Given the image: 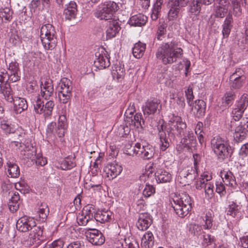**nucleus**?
Masks as SVG:
<instances>
[{
  "instance_id": "obj_1",
  "label": "nucleus",
  "mask_w": 248,
  "mask_h": 248,
  "mask_svg": "<svg viewBox=\"0 0 248 248\" xmlns=\"http://www.w3.org/2000/svg\"><path fill=\"white\" fill-rule=\"evenodd\" d=\"M186 129V124L178 116H173L165 125L159 126L158 134L161 143L160 149L165 151L170 146L171 140H174L176 137H181Z\"/></svg>"
},
{
  "instance_id": "obj_2",
  "label": "nucleus",
  "mask_w": 248,
  "mask_h": 248,
  "mask_svg": "<svg viewBox=\"0 0 248 248\" xmlns=\"http://www.w3.org/2000/svg\"><path fill=\"white\" fill-rule=\"evenodd\" d=\"M183 54V49L177 46L174 42L163 43L158 47L156 52V58L160 60L163 64H171L176 62Z\"/></svg>"
},
{
  "instance_id": "obj_3",
  "label": "nucleus",
  "mask_w": 248,
  "mask_h": 248,
  "mask_svg": "<svg viewBox=\"0 0 248 248\" xmlns=\"http://www.w3.org/2000/svg\"><path fill=\"white\" fill-rule=\"evenodd\" d=\"M171 203L176 214L181 217L186 216L192 208L190 197L186 193H182L173 199Z\"/></svg>"
},
{
  "instance_id": "obj_4",
  "label": "nucleus",
  "mask_w": 248,
  "mask_h": 248,
  "mask_svg": "<svg viewBox=\"0 0 248 248\" xmlns=\"http://www.w3.org/2000/svg\"><path fill=\"white\" fill-rule=\"evenodd\" d=\"M40 38L42 45L46 50H52L57 46V38L55 28L50 24L42 26Z\"/></svg>"
},
{
  "instance_id": "obj_5",
  "label": "nucleus",
  "mask_w": 248,
  "mask_h": 248,
  "mask_svg": "<svg viewBox=\"0 0 248 248\" xmlns=\"http://www.w3.org/2000/svg\"><path fill=\"white\" fill-rule=\"evenodd\" d=\"M211 144L214 153L219 159L224 160L229 155L231 150L220 138H214L211 141Z\"/></svg>"
},
{
  "instance_id": "obj_6",
  "label": "nucleus",
  "mask_w": 248,
  "mask_h": 248,
  "mask_svg": "<svg viewBox=\"0 0 248 248\" xmlns=\"http://www.w3.org/2000/svg\"><path fill=\"white\" fill-rule=\"evenodd\" d=\"M71 84V82L67 78H63L60 81L61 91L59 92L58 96L60 102L63 104L68 103L70 100L73 89Z\"/></svg>"
},
{
  "instance_id": "obj_7",
  "label": "nucleus",
  "mask_w": 248,
  "mask_h": 248,
  "mask_svg": "<svg viewBox=\"0 0 248 248\" xmlns=\"http://www.w3.org/2000/svg\"><path fill=\"white\" fill-rule=\"evenodd\" d=\"M119 9V6L114 1H108L105 3L102 9L96 13V16L100 19L105 20H111L113 14Z\"/></svg>"
},
{
  "instance_id": "obj_8",
  "label": "nucleus",
  "mask_w": 248,
  "mask_h": 248,
  "mask_svg": "<svg viewBox=\"0 0 248 248\" xmlns=\"http://www.w3.org/2000/svg\"><path fill=\"white\" fill-rule=\"evenodd\" d=\"M195 170L192 167H187L180 170L177 176L178 182L182 186L190 185L197 177V173Z\"/></svg>"
},
{
  "instance_id": "obj_9",
  "label": "nucleus",
  "mask_w": 248,
  "mask_h": 248,
  "mask_svg": "<svg viewBox=\"0 0 248 248\" xmlns=\"http://www.w3.org/2000/svg\"><path fill=\"white\" fill-rule=\"evenodd\" d=\"M240 70L236 71L231 75L229 78V85L232 90H240L246 84V77L240 72Z\"/></svg>"
},
{
  "instance_id": "obj_10",
  "label": "nucleus",
  "mask_w": 248,
  "mask_h": 248,
  "mask_svg": "<svg viewBox=\"0 0 248 248\" xmlns=\"http://www.w3.org/2000/svg\"><path fill=\"white\" fill-rule=\"evenodd\" d=\"M136 147L138 149V150H136V155L144 160H149L154 155L155 148L151 145L146 144L145 145L142 144L141 146V143H137Z\"/></svg>"
},
{
  "instance_id": "obj_11",
  "label": "nucleus",
  "mask_w": 248,
  "mask_h": 248,
  "mask_svg": "<svg viewBox=\"0 0 248 248\" xmlns=\"http://www.w3.org/2000/svg\"><path fill=\"white\" fill-rule=\"evenodd\" d=\"M86 237L89 241L94 245H101L105 242V237L103 234L98 230L87 228Z\"/></svg>"
},
{
  "instance_id": "obj_12",
  "label": "nucleus",
  "mask_w": 248,
  "mask_h": 248,
  "mask_svg": "<svg viewBox=\"0 0 248 248\" xmlns=\"http://www.w3.org/2000/svg\"><path fill=\"white\" fill-rule=\"evenodd\" d=\"M35 225L36 222L33 218L23 216L17 220L16 227L21 232H27L31 230Z\"/></svg>"
},
{
  "instance_id": "obj_13",
  "label": "nucleus",
  "mask_w": 248,
  "mask_h": 248,
  "mask_svg": "<svg viewBox=\"0 0 248 248\" xmlns=\"http://www.w3.org/2000/svg\"><path fill=\"white\" fill-rule=\"evenodd\" d=\"M235 122H231L230 125L231 130L234 131L233 133V138L235 141L239 142L244 140L247 136L246 128L245 127L246 124L241 122L240 124L237 126L234 127Z\"/></svg>"
},
{
  "instance_id": "obj_14",
  "label": "nucleus",
  "mask_w": 248,
  "mask_h": 248,
  "mask_svg": "<svg viewBox=\"0 0 248 248\" xmlns=\"http://www.w3.org/2000/svg\"><path fill=\"white\" fill-rule=\"evenodd\" d=\"M153 178L151 180V183L154 185L155 183H165L170 182L171 179V174L168 171L160 169L157 170L153 175Z\"/></svg>"
},
{
  "instance_id": "obj_15",
  "label": "nucleus",
  "mask_w": 248,
  "mask_h": 248,
  "mask_svg": "<svg viewBox=\"0 0 248 248\" xmlns=\"http://www.w3.org/2000/svg\"><path fill=\"white\" fill-rule=\"evenodd\" d=\"M78 12L77 5L75 1H71L64 9L63 15L66 20L72 21L76 18Z\"/></svg>"
},
{
  "instance_id": "obj_16",
  "label": "nucleus",
  "mask_w": 248,
  "mask_h": 248,
  "mask_svg": "<svg viewBox=\"0 0 248 248\" xmlns=\"http://www.w3.org/2000/svg\"><path fill=\"white\" fill-rule=\"evenodd\" d=\"M160 102L156 99H148L142 107L144 115L154 114L156 111Z\"/></svg>"
},
{
  "instance_id": "obj_17",
  "label": "nucleus",
  "mask_w": 248,
  "mask_h": 248,
  "mask_svg": "<svg viewBox=\"0 0 248 248\" xmlns=\"http://www.w3.org/2000/svg\"><path fill=\"white\" fill-rule=\"evenodd\" d=\"M107 28V39H111L115 37L121 29L118 21L114 19H111L108 22Z\"/></svg>"
},
{
  "instance_id": "obj_18",
  "label": "nucleus",
  "mask_w": 248,
  "mask_h": 248,
  "mask_svg": "<svg viewBox=\"0 0 248 248\" xmlns=\"http://www.w3.org/2000/svg\"><path fill=\"white\" fill-rule=\"evenodd\" d=\"M0 94H1L4 99L10 103H12L14 101L13 91L8 79H6L5 82H0Z\"/></svg>"
},
{
  "instance_id": "obj_19",
  "label": "nucleus",
  "mask_w": 248,
  "mask_h": 248,
  "mask_svg": "<svg viewBox=\"0 0 248 248\" xmlns=\"http://www.w3.org/2000/svg\"><path fill=\"white\" fill-rule=\"evenodd\" d=\"M152 223L150 216L147 213L140 214L137 223L138 228L141 231L147 230Z\"/></svg>"
},
{
  "instance_id": "obj_20",
  "label": "nucleus",
  "mask_w": 248,
  "mask_h": 248,
  "mask_svg": "<svg viewBox=\"0 0 248 248\" xmlns=\"http://www.w3.org/2000/svg\"><path fill=\"white\" fill-rule=\"evenodd\" d=\"M41 95L45 99H49L54 93L53 85L52 81L50 79L46 80L44 84L41 83Z\"/></svg>"
},
{
  "instance_id": "obj_21",
  "label": "nucleus",
  "mask_w": 248,
  "mask_h": 248,
  "mask_svg": "<svg viewBox=\"0 0 248 248\" xmlns=\"http://www.w3.org/2000/svg\"><path fill=\"white\" fill-rule=\"evenodd\" d=\"M96 59L94 61V64L97 68L101 69L108 67L110 65L109 58L100 52L95 53Z\"/></svg>"
},
{
  "instance_id": "obj_22",
  "label": "nucleus",
  "mask_w": 248,
  "mask_h": 248,
  "mask_svg": "<svg viewBox=\"0 0 248 248\" xmlns=\"http://www.w3.org/2000/svg\"><path fill=\"white\" fill-rule=\"evenodd\" d=\"M232 13L230 12L226 17L222 25V35L224 38H228L233 26Z\"/></svg>"
},
{
  "instance_id": "obj_23",
  "label": "nucleus",
  "mask_w": 248,
  "mask_h": 248,
  "mask_svg": "<svg viewBox=\"0 0 248 248\" xmlns=\"http://www.w3.org/2000/svg\"><path fill=\"white\" fill-rule=\"evenodd\" d=\"M206 103L202 100H197L192 107V110L196 117L200 118L204 115Z\"/></svg>"
},
{
  "instance_id": "obj_24",
  "label": "nucleus",
  "mask_w": 248,
  "mask_h": 248,
  "mask_svg": "<svg viewBox=\"0 0 248 248\" xmlns=\"http://www.w3.org/2000/svg\"><path fill=\"white\" fill-rule=\"evenodd\" d=\"M112 213L110 211L102 210L98 211L94 216V219L97 222L105 223L111 219Z\"/></svg>"
},
{
  "instance_id": "obj_25",
  "label": "nucleus",
  "mask_w": 248,
  "mask_h": 248,
  "mask_svg": "<svg viewBox=\"0 0 248 248\" xmlns=\"http://www.w3.org/2000/svg\"><path fill=\"white\" fill-rule=\"evenodd\" d=\"M181 142L185 145V147L191 149L196 146V137L192 131H188L182 139Z\"/></svg>"
},
{
  "instance_id": "obj_26",
  "label": "nucleus",
  "mask_w": 248,
  "mask_h": 248,
  "mask_svg": "<svg viewBox=\"0 0 248 248\" xmlns=\"http://www.w3.org/2000/svg\"><path fill=\"white\" fill-rule=\"evenodd\" d=\"M147 21V17L142 14L132 16L129 20V24L133 26H141L145 25Z\"/></svg>"
},
{
  "instance_id": "obj_27",
  "label": "nucleus",
  "mask_w": 248,
  "mask_h": 248,
  "mask_svg": "<svg viewBox=\"0 0 248 248\" xmlns=\"http://www.w3.org/2000/svg\"><path fill=\"white\" fill-rule=\"evenodd\" d=\"M105 171L108 174V175H110L111 178L113 179L121 173L122 168L118 164H112L107 166Z\"/></svg>"
},
{
  "instance_id": "obj_28",
  "label": "nucleus",
  "mask_w": 248,
  "mask_h": 248,
  "mask_svg": "<svg viewBox=\"0 0 248 248\" xmlns=\"http://www.w3.org/2000/svg\"><path fill=\"white\" fill-rule=\"evenodd\" d=\"M154 245V237L150 232H146L141 238V245L143 248H152Z\"/></svg>"
},
{
  "instance_id": "obj_29",
  "label": "nucleus",
  "mask_w": 248,
  "mask_h": 248,
  "mask_svg": "<svg viewBox=\"0 0 248 248\" xmlns=\"http://www.w3.org/2000/svg\"><path fill=\"white\" fill-rule=\"evenodd\" d=\"M14 109L17 113H20L28 108L27 101L22 98L14 99Z\"/></svg>"
},
{
  "instance_id": "obj_30",
  "label": "nucleus",
  "mask_w": 248,
  "mask_h": 248,
  "mask_svg": "<svg viewBox=\"0 0 248 248\" xmlns=\"http://www.w3.org/2000/svg\"><path fill=\"white\" fill-rule=\"evenodd\" d=\"M146 44L139 41L136 43L132 49L133 56L138 59L141 58L145 51Z\"/></svg>"
},
{
  "instance_id": "obj_31",
  "label": "nucleus",
  "mask_w": 248,
  "mask_h": 248,
  "mask_svg": "<svg viewBox=\"0 0 248 248\" xmlns=\"http://www.w3.org/2000/svg\"><path fill=\"white\" fill-rule=\"evenodd\" d=\"M20 197L18 192H15L11 198L9 203L10 210L13 213L16 212L19 207Z\"/></svg>"
},
{
  "instance_id": "obj_32",
  "label": "nucleus",
  "mask_w": 248,
  "mask_h": 248,
  "mask_svg": "<svg viewBox=\"0 0 248 248\" xmlns=\"http://www.w3.org/2000/svg\"><path fill=\"white\" fill-rule=\"evenodd\" d=\"M8 167V176L12 178H17L20 174L19 167L13 162L8 161L7 163Z\"/></svg>"
},
{
  "instance_id": "obj_33",
  "label": "nucleus",
  "mask_w": 248,
  "mask_h": 248,
  "mask_svg": "<svg viewBox=\"0 0 248 248\" xmlns=\"http://www.w3.org/2000/svg\"><path fill=\"white\" fill-rule=\"evenodd\" d=\"M43 242V239L36 237L30 234L28 240H24L23 242L26 247H30L34 246V248H36L40 245Z\"/></svg>"
},
{
  "instance_id": "obj_34",
  "label": "nucleus",
  "mask_w": 248,
  "mask_h": 248,
  "mask_svg": "<svg viewBox=\"0 0 248 248\" xmlns=\"http://www.w3.org/2000/svg\"><path fill=\"white\" fill-rule=\"evenodd\" d=\"M54 105V102L51 100L48 101L44 105L43 114L44 117L46 120L49 118L52 115Z\"/></svg>"
},
{
  "instance_id": "obj_35",
  "label": "nucleus",
  "mask_w": 248,
  "mask_h": 248,
  "mask_svg": "<svg viewBox=\"0 0 248 248\" xmlns=\"http://www.w3.org/2000/svg\"><path fill=\"white\" fill-rule=\"evenodd\" d=\"M234 14L239 16L241 14V6L246 4L247 0H231Z\"/></svg>"
},
{
  "instance_id": "obj_36",
  "label": "nucleus",
  "mask_w": 248,
  "mask_h": 248,
  "mask_svg": "<svg viewBox=\"0 0 248 248\" xmlns=\"http://www.w3.org/2000/svg\"><path fill=\"white\" fill-rule=\"evenodd\" d=\"M163 2V0H156V2L154 4L151 16V18L153 20L155 21L158 18V15L160 12Z\"/></svg>"
},
{
  "instance_id": "obj_37",
  "label": "nucleus",
  "mask_w": 248,
  "mask_h": 248,
  "mask_svg": "<svg viewBox=\"0 0 248 248\" xmlns=\"http://www.w3.org/2000/svg\"><path fill=\"white\" fill-rule=\"evenodd\" d=\"M245 111L248 107V94L244 93L240 99L236 102L235 106Z\"/></svg>"
},
{
  "instance_id": "obj_38",
  "label": "nucleus",
  "mask_w": 248,
  "mask_h": 248,
  "mask_svg": "<svg viewBox=\"0 0 248 248\" xmlns=\"http://www.w3.org/2000/svg\"><path fill=\"white\" fill-rule=\"evenodd\" d=\"M75 156L66 157L62 163L61 168L63 170H70L76 166V163L74 161Z\"/></svg>"
},
{
  "instance_id": "obj_39",
  "label": "nucleus",
  "mask_w": 248,
  "mask_h": 248,
  "mask_svg": "<svg viewBox=\"0 0 248 248\" xmlns=\"http://www.w3.org/2000/svg\"><path fill=\"white\" fill-rule=\"evenodd\" d=\"M224 183L226 185L232 187H234L236 185L235 178L232 173L229 171L226 172L224 175V177L222 178Z\"/></svg>"
},
{
  "instance_id": "obj_40",
  "label": "nucleus",
  "mask_w": 248,
  "mask_h": 248,
  "mask_svg": "<svg viewBox=\"0 0 248 248\" xmlns=\"http://www.w3.org/2000/svg\"><path fill=\"white\" fill-rule=\"evenodd\" d=\"M180 10V8L177 6H174L171 4L170 9L168 13V17L169 21L176 20Z\"/></svg>"
},
{
  "instance_id": "obj_41",
  "label": "nucleus",
  "mask_w": 248,
  "mask_h": 248,
  "mask_svg": "<svg viewBox=\"0 0 248 248\" xmlns=\"http://www.w3.org/2000/svg\"><path fill=\"white\" fill-rule=\"evenodd\" d=\"M0 127L6 134L13 133L15 131L13 125L7 121L2 120L1 121Z\"/></svg>"
},
{
  "instance_id": "obj_42",
  "label": "nucleus",
  "mask_w": 248,
  "mask_h": 248,
  "mask_svg": "<svg viewBox=\"0 0 248 248\" xmlns=\"http://www.w3.org/2000/svg\"><path fill=\"white\" fill-rule=\"evenodd\" d=\"M38 212L40 217L42 219H46L49 212L47 204L45 202H41L39 206Z\"/></svg>"
},
{
  "instance_id": "obj_43",
  "label": "nucleus",
  "mask_w": 248,
  "mask_h": 248,
  "mask_svg": "<svg viewBox=\"0 0 248 248\" xmlns=\"http://www.w3.org/2000/svg\"><path fill=\"white\" fill-rule=\"evenodd\" d=\"M201 4L199 0H193L190 5L189 12L195 15H197L201 9Z\"/></svg>"
},
{
  "instance_id": "obj_44",
  "label": "nucleus",
  "mask_w": 248,
  "mask_h": 248,
  "mask_svg": "<svg viewBox=\"0 0 248 248\" xmlns=\"http://www.w3.org/2000/svg\"><path fill=\"white\" fill-rule=\"evenodd\" d=\"M34 109L37 114H43L44 107V104L41 99L37 96L36 100L33 102Z\"/></svg>"
},
{
  "instance_id": "obj_45",
  "label": "nucleus",
  "mask_w": 248,
  "mask_h": 248,
  "mask_svg": "<svg viewBox=\"0 0 248 248\" xmlns=\"http://www.w3.org/2000/svg\"><path fill=\"white\" fill-rule=\"evenodd\" d=\"M24 155L26 158L31 159L32 161H33L36 158V150L35 147L31 146L30 149L27 148L24 151Z\"/></svg>"
},
{
  "instance_id": "obj_46",
  "label": "nucleus",
  "mask_w": 248,
  "mask_h": 248,
  "mask_svg": "<svg viewBox=\"0 0 248 248\" xmlns=\"http://www.w3.org/2000/svg\"><path fill=\"white\" fill-rule=\"evenodd\" d=\"M206 177H208L207 175H206ZM209 179L206 178V184L204 186V189L205 194L209 198H211L214 196V186L210 183L207 182Z\"/></svg>"
},
{
  "instance_id": "obj_47",
  "label": "nucleus",
  "mask_w": 248,
  "mask_h": 248,
  "mask_svg": "<svg viewBox=\"0 0 248 248\" xmlns=\"http://www.w3.org/2000/svg\"><path fill=\"white\" fill-rule=\"evenodd\" d=\"M203 239L202 245L204 247L215 244L216 241L215 236L209 233L203 235Z\"/></svg>"
},
{
  "instance_id": "obj_48",
  "label": "nucleus",
  "mask_w": 248,
  "mask_h": 248,
  "mask_svg": "<svg viewBox=\"0 0 248 248\" xmlns=\"http://www.w3.org/2000/svg\"><path fill=\"white\" fill-rule=\"evenodd\" d=\"M235 96L236 95L235 93L232 90L227 92L225 94L223 98V100L226 104L229 105L232 103V102L234 100Z\"/></svg>"
},
{
  "instance_id": "obj_49",
  "label": "nucleus",
  "mask_w": 248,
  "mask_h": 248,
  "mask_svg": "<svg viewBox=\"0 0 248 248\" xmlns=\"http://www.w3.org/2000/svg\"><path fill=\"white\" fill-rule=\"evenodd\" d=\"M167 24L164 22L160 25L158 28V30L156 34V38L158 40L162 41L164 38V34L166 33Z\"/></svg>"
},
{
  "instance_id": "obj_50",
  "label": "nucleus",
  "mask_w": 248,
  "mask_h": 248,
  "mask_svg": "<svg viewBox=\"0 0 248 248\" xmlns=\"http://www.w3.org/2000/svg\"><path fill=\"white\" fill-rule=\"evenodd\" d=\"M112 73L113 76H116L117 78H119L124 76V69L120 64H116L113 67Z\"/></svg>"
},
{
  "instance_id": "obj_51",
  "label": "nucleus",
  "mask_w": 248,
  "mask_h": 248,
  "mask_svg": "<svg viewBox=\"0 0 248 248\" xmlns=\"http://www.w3.org/2000/svg\"><path fill=\"white\" fill-rule=\"evenodd\" d=\"M155 188L152 185L147 184L143 191V195L147 198L155 193Z\"/></svg>"
},
{
  "instance_id": "obj_52",
  "label": "nucleus",
  "mask_w": 248,
  "mask_h": 248,
  "mask_svg": "<svg viewBox=\"0 0 248 248\" xmlns=\"http://www.w3.org/2000/svg\"><path fill=\"white\" fill-rule=\"evenodd\" d=\"M189 231L194 235L198 237L201 235L203 232L202 226L199 225L198 224L191 225L189 229Z\"/></svg>"
},
{
  "instance_id": "obj_53",
  "label": "nucleus",
  "mask_w": 248,
  "mask_h": 248,
  "mask_svg": "<svg viewBox=\"0 0 248 248\" xmlns=\"http://www.w3.org/2000/svg\"><path fill=\"white\" fill-rule=\"evenodd\" d=\"M244 111L242 109L235 107L232 111V116L234 121H239L242 118Z\"/></svg>"
},
{
  "instance_id": "obj_54",
  "label": "nucleus",
  "mask_w": 248,
  "mask_h": 248,
  "mask_svg": "<svg viewBox=\"0 0 248 248\" xmlns=\"http://www.w3.org/2000/svg\"><path fill=\"white\" fill-rule=\"evenodd\" d=\"M228 12V9L217 6L215 10V16L217 18H223Z\"/></svg>"
},
{
  "instance_id": "obj_55",
  "label": "nucleus",
  "mask_w": 248,
  "mask_h": 248,
  "mask_svg": "<svg viewBox=\"0 0 248 248\" xmlns=\"http://www.w3.org/2000/svg\"><path fill=\"white\" fill-rule=\"evenodd\" d=\"M13 12L9 8H5L0 12V17L7 21H10L12 18Z\"/></svg>"
},
{
  "instance_id": "obj_56",
  "label": "nucleus",
  "mask_w": 248,
  "mask_h": 248,
  "mask_svg": "<svg viewBox=\"0 0 248 248\" xmlns=\"http://www.w3.org/2000/svg\"><path fill=\"white\" fill-rule=\"evenodd\" d=\"M9 70L11 71V77L12 75H15L17 77V73L19 72L18 63L16 61L12 62L9 66Z\"/></svg>"
},
{
  "instance_id": "obj_57",
  "label": "nucleus",
  "mask_w": 248,
  "mask_h": 248,
  "mask_svg": "<svg viewBox=\"0 0 248 248\" xmlns=\"http://www.w3.org/2000/svg\"><path fill=\"white\" fill-rule=\"evenodd\" d=\"M141 119H142L141 115L140 114H136L134 116L133 119H132V123L137 128L140 126L141 128H143L142 125L144 124V120L142 119V123H141Z\"/></svg>"
},
{
  "instance_id": "obj_58",
  "label": "nucleus",
  "mask_w": 248,
  "mask_h": 248,
  "mask_svg": "<svg viewBox=\"0 0 248 248\" xmlns=\"http://www.w3.org/2000/svg\"><path fill=\"white\" fill-rule=\"evenodd\" d=\"M39 89L37 81L32 80L30 81L27 86V90L28 92L33 93Z\"/></svg>"
},
{
  "instance_id": "obj_59",
  "label": "nucleus",
  "mask_w": 248,
  "mask_h": 248,
  "mask_svg": "<svg viewBox=\"0 0 248 248\" xmlns=\"http://www.w3.org/2000/svg\"><path fill=\"white\" fill-rule=\"evenodd\" d=\"M186 96L187 104L189 106H192L194 95L193 93L192 89L190 87L185 91Z\"/></svg>"
},
{
  "instance_id": "obj_60",
  "label": "nucleus",
  "mask_w": 248,
  "mask_h": 248,
  "mask_svg": "<svg viewBox=\"0 0 248 248\" xmlns=\"http://www.w3.org/2000/svg\"><path fill=\"white\" fill-rule=\"evenodd\" d=\"M32 229H33V232L34 233V236L37 238L39 237L41 239H43V241L45 240V237L43 235V230L40 226H36V224L34 226Z\"/></svg>"
},
{
  "instance_id": "obj_61",
  "label": "nucleus",
  "mask_w": 248,
  "mask_h": 248,
  "mask_svg": "<svg viewBox=\"0 0 248 248\" xmlns=\"http://www.w3.org/2000/svg\"><path fill=\"white\" fill-rule=\"evenodd\" d=\"M136 150L138 149L136 147V145L132 147L131 144L128 143L125 146L124 153L129 155H133L134 154L136 155Z\"/></svg>"
},
{
  "instance_id": "obj_62",
  "label": "nucleus",
  "mask_w": 248,
  "mask_h": 248,
  "mask_svg": "<svg viewBox=\"0 0 248 248\" xmlns=\"http://www.w3.org/2000/svg\"><path fill=\"white\" fill-rule=\"evenodd\" d=\"M238 206L235 203L230 205L227 210V214L234 217L238 213Z\"/></svg>"
},
{
  "instance_id": "obj_63",
  "label": "nucleus",
  "mask_w": 248,
  "mask_h": 248,
  "mask_svg": "<svg viewBox=\"0 0 248 248\" xmlns=\"http://www.w3.org/2000/svg\"><path fill=\"white\" fill-rule=\"evenodd\" d=\"M67 127V119L66 116L64 115H62L59 116L58 124V128H66Z\"/></svg>"
},
{
  "instance_id": "obj_64",
  "label": "nucleus",
  "mask_w": 248,
  "mask_h": 248,
  "mask_svg": "<svg viewBox=\"0 0 248 248\" xmlns=\"http://www.w3.org/2000/svg\"><path fill=\"white\" fill-rule=\"evenodd\" d=\"M67 248H84V245L81 241H74L71 242L67 246Z\"/></svg>"
}]
</instances>
